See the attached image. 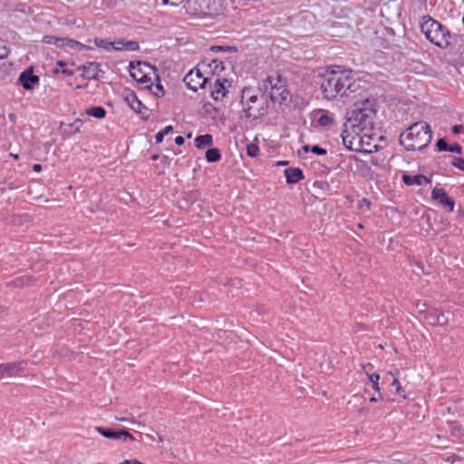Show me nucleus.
<instances>
[{"mask_svg":"<svg viewBox=\"0 0 464 464\" xmlns=\"http://www.w3.org/2000/svg\"><path fill=\"white\" fill-rule=\"evenodd\" d=\"M322 93L327 100L349 97L361 89V81L354 78L352 71L332 70L322 75Z\"/></svg>","mask_w":464,"mask_h":464,"instance_id":"f257e3e1","label":"nucleus"},{"mask_svg":"<svg viewBox=\"0 0 464 464\" xmlns=\"http://www.w3.org/2000/svg\"><path fill=\"white\" fill-rule=\"evenodd\" d=\"M375 113L374 102L366 99L361 107L351 111L344 126L347 130H352L356 133L357 130L371 131L373 128Z\"/></svg>","mask_w":464,"mask_h":464,"instance_id":"f03ea898","label":"nucleus"},{"mask_svg":"<svg viewBox=\"0 0 464 464\" xmlns=\"http://www.w3.org/2000/svg\"><path fill=\"white\" fill-rule=\"evenodd\" d=\"M431 140V130L424 121L411 125L400 135V144L407 150H420L427 147Z\"/></svg>","mask_w":464,"mask_h":464,"instance_id":"7ed1b4c3","label":"nucleus"},{"mask_svg":"<svg viewBox=\"0 0 464 464\" xmlns=\"http://www.w3.org/2000/svg\"><path fill=\"white\" fill-rule=\"evenodd\" d=\"M241 103L247 118L257 119L267 112L266 97L260 88L245 87L242 90Z\"/></svg>","mask_w":464,"mask_h":464,"instance_id":"20e7f679","label":"nucleus"},{"mask_svg":"<svg viewBox=\"0 0 464 464\" xmlns=\"http://www.w3.org/2000/svg\"><path fill=\"white\" fill-rule=\"evenodd\" d=\"M420 28L431 44L442 49L450 46L451 39L450 30L430 15L422 16Z\"/></svg>","mask_w":464,"mask_h":464,"instance_id":"39448f33","label":"nucleus"},{"mask_svg":"<svg viewBox=\"0 0 464 464\" xmlns=\"http://www.w3.org/2000/svg\"><path fill=\"white\" fill-rule=\"evenodd\" d=\"M130 76L143 88L150 89L153 85L152 76L160 81L157 68L147 62H130L129 64Z\"/></svg>","mask_w":464,"mask_h":464,"instance_id":"423d86ee","label":"nucleus"},{"mask_svg":"<svg viewBox=\"0 0 464 464\" xmlns=\"http://www.w3.org/2000/svg\"><path fill=\"white\" fill-rule=\"evenodd\" d=\"M266 82L265 87L266 89L268 86L270 87L269 97L273 102L282 104L288 100L290 93L280 75H276V77L268 76Z\"/></svg>","mask_w":464,"mask_h":464,"instance_id":"0eeeda50","label":"nucleus"},{"mask_svg":"<svg viewBox=\"0 0 464 464\" xmlns=\"http://www.w3.org/2000/svg\"><path fill=\"white\" fill-rule=\"evenodd\" d=\"M184 82L188 88L197 92L198 89H205L208 83V79L205 78L198 69L190 70L184 77Z\"/></svg>","mask_w":464,"mask_h":464,"instance_id":"6e6552de","label":"nucleus"},{"mask_svg":"<svg viewBox=\"0 0 464 464\" xmlns=\"http://www.w3.org/2000/svg\"><path fill=\"white\" fill-rule=\"evenodd\" d=\"M362 133L360 130H357L356 132H353L352 130H347V129L344 127V130L342 133V139L343 143L350 150H355L358 151V150H361L360 143L362 141Z\"/></svg>","mask_w":464,"mask_h":464,"instance_id":"1a4fd4ad","label":"nucleus"},{"mask_svg":"<svg viewBox=\"0 0 464 464\" xmlns=\"http://www.w3.org/2000/svg\"><path fill=\"white\" fill-rule=\"evenodd\" d=\"M78 71H82V76L87 80H98L104 74L101 69V65L95 62H89L77 68Z\"/></svg>","mask_w":464,"mask_h":464,"instance_id":"9d476101","label":"nucleus"},{"mask_svg":"<svg viewBox=\"0 0 464 464\" xmlns=\"http://www.w3.org/2000/svg\"><path fill=\"white\" fill-rule=\"evenodd\" d=\"M431 198L437 201L449 212H452L454 210L455 202L447 195L444 188L437 187L434 188L431 191Z\"/></svg>","mask_w":464,"mask_h":464,"instance_id":"9b49d317","label":"nucleus"},{"mask_svg":"<svg viewBox=\"0 0 464 464\" xmlns=\"http://www.w3.org/2000/svg\"><path fill=\"white\" fill-rule=\"evenodd\" d=\"M23 365V362L1 363L0 379H8L15 376L24 369Z\"/></svg>","mask_w":464,"mask_h":464,"instance_id":"f8f14e48","label":"nucleus"},{"mask_svg":"<svg viewBox=\"0 0 464 464\" xmlns=\"http://www.w3.org/2000/svg\"><path fill=\"white\" fill-rule=\"evenodd\" d=\"M227 82V79H217L213 84L208 82V84L210 86V95L213 100L221 101L226 96L227 92L226 83Z\"/></svg>","mask_w":464,"mask_h":464,"instance_id":"ddd939ff","label":"nucleus"},{"mask_svg":"<svg viewBox=\"0 0 464 464\" xmlns=\"http://www.w3.org/2000/svg\"><path fill=\"white\" fill-rule=\"evenodd\" d=\"M95 429L100 434H102L107 439L117 440L133 439L131 434H130L126 430H113L111 429L103 427H96Z\"/></svg>","mask_w":464,"mask_h":464,"instance_id":"4468645a","label":"nucleus"},{"mask_svg":"<svg viewBox=\"0 0 464 464\" xmlns=\"http://www.w3.org/2000/svg\"><path fill=\"white\" fill-rule=\"evenodd\" d=\"M124 101L128 105L137 113L145 114L148 109L142 104V102L137 98L136 94L132 92H127L124 95Z\"/></svg>","mask_w":464,"mask_h":464,"instance_id":"2eb2a0df","label":"nucleus"},{"mask_svg":"<svg viewBox=\"0 0 464 464\" xmlns=\"http://www.w3.org/2000/svg\"><path fill=\"white\" fill-rule=\"evenodd\" d=\"M19 82L25 90H33L34 84L39 82V77L32 70H26L20 74Z\"/></svg>","mask_w":464,"mask_h":464,"instance_id":"dca6fc26","label":"nucleus"},{"mask_svg":"<svg viewBox=\"0 0 464 464\" xmlns=\"http://www.w3.org/2000/svg\"><path fill=\"white\" fill-rule=\"evenodd\" d=\"M313 121L322 127H329L334 123V115L325 111L319 110L314 111Z\"/></svg>","mask_w":464,"mask_h":464,"instance_id":"f3484780","label":"nucleus"},{"mask_svg":"<svg viewBox=\"0 0 464 464\" xmlns=\"http://www.w3.org/2000/svg\"><path fill=\"white\" fill-rule=\"evenodd\" d=\"M371 140V136L368 135V131H364L362 135V141L360 143V149L358 151L367 154H372L376 152L381 148L378 144H372L369 140Z\"/></svg>","mask_w":464,"mask_h":464,"instance_id":"a211bd4d","label":"nucleus"},{"mask_svg":"<svg viewBox=\"0 0 464 464\" xmlns=\"http://www.w3.org/2000/svg\"><path fill=\"white\" fill-rule=\"evenodd\" d=\"M449 315V313L445 314L443 312L439 313L438 311H433L429 314L428 320L431 324L445 325L450 320Z\"/></svg>","mask_w":464,"mask_h":464,"instance_id":"6ab92c4d","label":"nucleus"},{"mask_svg":"<svg viewBox=\"0 0 464 464\" xmlns=\"http://www.w3.org/2000/svg\"><path fill=\"white\" fill-rule=\"evenodd\" d=\"M286 182L295 184L304 179L303 171L299 168H288L285 169Z\"/></svg>","mask_w":464,"mask_h":464,"instance_id":"aec40b11","label":"nucleus"},{"mask_svg":"<svg viewBox=\"0 0 464 464\" xmlns=\"http://www.w3.org/2000/svg\"><path fill=\"white\" fill-rule=\"evenodd\" d=\"M402 179H403V182L409 186H411V185L420 186L424 183L430 182V179L421 174L414 175V176L403 175Z\"/></svg>","mask_w":464,"mask_h":464,"instance_id":"412c9836","label":"nucleus"},{"mask_svg":"<svg viewBox=\"0 0 464 464\" xmlns=\"http://www.w3.org/2000/svg\"><path fill=\"white\" fill-rule=\"evenodd\" d=\"M212 142L213 139L210 134L198 135L195 139V145L198 149L204 148L206 146H210Z\"/></svg>","mask_w":464,"mask_h":464,"instance_id":"4be33fe9","label":"nucleus"},{"mask_svg":"<svg viewBox=\"0 0 464 464\" xmlns=\"http://www.w3.org/2000/svg\"><path fill=\"white\" fill-rule=\"evenodd\" d=\"M86 113L89 116L94 117L96 119H102L106 115V111L104 110V108H102L101 106H97V107H91V108H89L86 111Z\"/></svg>","mask_w":464,"mask_h":464,"instance_id":"5701e85b","label":"nucleus"},{"mask_svg":"<svg viewBox=\"0 0 464 464\" xmlns=\"http://www.w3.org/2000/svg\"><path fill=\"white\" fill-rule=\"evenodd\" d=\"M220 158V150L217 148L208 149L206 152V159L208 162H217Z\"/></svg>","mask_w":464,"mask_h":464,"instance_id":"b1692460","label":"nucleus"},{"mask_svg":"<svg viewBox=\"0 0 464 464\" xmlns=\"http://www.w3.org/2000/svg\"><path fill=\"white\" fill-rule=\"evenodd\" d=\"M121 45H123V47H124L123 50H127V51H137L140 49L139 43L136 41L123 40V44H121Z\"/></svg>","mask_w":464,"mask_h":464,"instance_id":"393cba45","label":"nucleus"},{"mask_svg":"<svg viewBox=\"0 0 464 464\" xmlns=\"http://www.w3.org/2000/svg\"><path fill=\"white\" fill-rule=\"evenodd\" d=\"M259 152H260V150L256 144L251 143L246 146V154L249 157L256 158L259 155Z\"/></svg>","mask_w":464,"mask_h":464,"instance_id":"a878e982","label":"nucleus"},{"mask_svg":"<svg viewBox=\"0 0 464 464\" xmlns=\"http://www.w3.org/2000/svg\"><path fill=\"white\" fill-rule=\"evenodd\" d=\"M303 150L307 152L310 148L309 146H304L303 147ZM311 151L316 155H320V156H323V155H325L327 152H326V150L324 149V148H321L320 146L318 145H314L312 148H311Z\"/></svg>","mask_w":464,"mask_h":464,"instance_id":"bb28decb","label":"nucleus"},{"mask_svg":"<svg viewBox=\"0 0 464 464\" xmlns=\"http://www.w3.org/2000/svg\"><path fill=\"white\" fill-rule=\"evenodd\" d=\"M368 377H369V381L372 384V389L375 390L376 392H380V387H379V382H378L380 380V375L378 373H372V374H369Z\"/></svg>","mask_w":464,"mask_h":464,"instance_id":"cd10ccee","label":"nucleus"},{"mask_svg":"<svg viewBox=\"0 0 464 464\" xmlns=\"http://www.w3.org/2000/svg\"><path fill=\"white\" fill-rule=\"evenodd\" d=\"M43 41H44V43H45L47 44L55 45L57 47L60 46V42H61L59 37H55V36H53V35H46V36H44Z\"/></svg>","mask_w":464,"mask_h":464,"instance_id":"c85d7f7f","label":"nucleus"},{"mask_svg":"<svg viewBox=\"0 0 464 464\" xmlns=\"http://www.w3.org/2000/svg\"><path fill=\"white\" fill-rule=\"evenodd\" d=\"M451 164L455 168L464 171V158H454Z\"/></svg>","mask_w":464,"mask_h":464,"instance_id":"c756f323","label":"nucleus"},{"mask_svg":"<svg viewBox=\"0 0 464 464\" xmlns=\"http://www.w3.org/2000/svg\"><path fill=\"white\" fill-rule=\"evenodd\" d=\"M9 53L8 48L5 45V43L2 40H0V59H4L7 57Z\"/></svg>","mask_w":464,"mask_h":464,"instance_id":"7c9ffc66","label":"nucleus"},{"mask_svg":"<svg viewBox=\"0 0 464 464\" xmlns=\"http://www.w3.org/2000/svg\"><path fill=\"white\" fill-rule=\"evenodd\" d=\"M436 145L440 151H448L449 150V145L444 139H440L437 141Z\"/></svg>","mask_w":464,"mask_h":464,"instance_id":"2f4dec72","label":"nucleus"},{"mask_svg":"<svg viewBox=\"0 0 464 464\" xmlns=\"http://www.w3.org/2000/svg\"><path fill=\"white\" fill-rule=\"evenodd\" d=\"M121 44H123V40L114 43H109L108 45L115 51H122L124 47L123 45H121Z\"/></svg>","mask_w":464,"mask_h":464,"instance_id":"473e14b6","label":"nucleus"},{"mask_svg":"<svg viewBox=\"0 0 464 464\" xmlns=\"http://www.w3.org/2000/svg\"><path fill=\"white\" fill-rule=\"evenodd\" d=\"M448 151L461 154L462 147L459 143H454V144L449 146Z\"/></svg>","mask_w":464,"mask_h":464,"instance_id":"72a5a7b5","label":"nucleus"},{"mask_svg":"<svg viewBox=\"0 0 464 464\" xmlns=\"http://www.w3.org/2000/svg\"><path fill=\"white\" fill-rule=\"evenodd\" d=\"M67 47L72 48V49L82 48L83 44H82L81 43H79L75 40L70 39V43L67 44Z\"/></svg>","mask_w":464,"mask_h":464,"instance_id":"f704fd0d","label":"nucleus"},{"mask_svg":"<svg viewBox=\"0 0 464 464\" xmlns=\"http://www.w3.org/2000/svg\"><path fill=\"white\" fill-rule=\"evenodd\" d=\"M210 49L215 52H219V51H230V50H233L234 48L231 46L214 45Z\"/></svg>","mask_w":464,"mask_h":464,"instance_id":"c9c22d12","label":"nucleus"},{"mask_svg":"<svg viewBox=\"0 0 464 464\" xmlns=\"http://www.w3.org/2000/svg\"><path fill=\"white\" fill-rule=\"evenodd\" d=\"M155 95L157 96H163L164 95V89H163V86L158 82L156 84V92H154Z\"/></svg>","mask_w":464,"mask_h":464,"instance_id":"e433bc0d","label":"nucleus"},{"mask_svg":"<svg viewBox=\"0 0 464 464\" xmlns=\"http://www.w3.org/2000/svg\"><path fill=\"white\" fill-rule=\"evenodd\" d=\"M392 385L395 387L397 393L400 394L401 392L402 391V387H401V385L400 384L399 381L396 378L393 379V381L392 382Z\"/></svg>","mask_w":464,"mask_h":464,"instance_id":"4c0bfd02","label":"nucleus"},{"mask_svg":"<svg viewBox=\"0 0 464 464\" xmlns=\"http://www.w3.org/2000/svg\"><path fill=\"white\" fill-rule=\"evenodd\" d=\"M463 130H464V128L462 125H455L452 128V132L454 134H459V133L463 132Z\"/></svg>","mask_w":464,"mask_h":464,"instance_id":"58836bf2","label":"nucleus"},{"mask_svg":"<svg viewBox=\"0 0 464 464\" xmlns=\"http://www.w3.org/2000/svg\"><path fill=\"white\" fill-rule=\"evenodd\" d=\"M164 134L160 131H159L156 136H155V139H156V143H160L162 142L163 140V138H164Z\"/></svg>","mask_w":464,"mask_h":464,"instance_id":"ea45409f","label":"nucleus"},{"mask_svg":"<svg viewBox=\"0 0 464 464\" xmlns=\"http://www.w3.org/2000/svg\"><path fill=\"white\" fill-rule=\"evenodd\" d=\"M60 46L59 47H67V44L70 43L69 38H60Z\"/></svg>","mask_w":464,"mask_h":464,"instance_id":"a19ab883","label":"nucleus"},{"mask_svg":"<svg viewBox=\"0 0 464 464\" xmlns=\"http://www.w3.org/2000/svg\"><path fill=\"white\" fill-rule=\"evenodd\" d=\"M121 464H142V463L137 459H125Z\"/></svg>","mask_w":464,"mask_h":464,"instance_id":"79ce46f5","label":"nucleus"},{"mask_svg":"<svg viewBox=\"0 0 464 464\" xmlns=\"http://www.w3.org/2000/svg\"><path fill=\"white\" fill-rule=\"evenodd\" d=\"M172 131H173V127H172V126H170V125H169V126L165 127V128L161 130V132H162L165 136H166V135H168L169 133L172 132Z\"/></svg>","mask_w":464,"mask_h":464,"instance_id":"37998d69","label":"nucleus"},{"mask_svg":"<svg viewBox=\"0 0 464 464\" xmlns=\"http://www.w3.org/2000/svg\"><path fill=\"white\" fill-rule=\"evenodd\" d=\"M175 142H176V144H177V145H179V146H180V145H183V144H184L185 140H184V138H183L182 136H177V137L175 138Z\"/></svg>","mask_w":464,"mask_h":464,"instance_id":"c03bdc74","label":"nucleus"},{"mask_svg":"<svg viewBox=\"0 0 464 464\" xmlns=\"http://www.w3.org/2000/svg\"><path fill=\"white\" fill-rule=\"evenodd\" d=\"M371 163L374 166H379L380 165V160L378 158L376 157H372L371 158Z\"/></svg>","mask_w":464,"mask_h":464,"instance_id":"a18cd8bd","label":"nucleus"},{"mask_svg":"<svg viewBox=\"0 0 464 464\" xmlns=\"http://www.w3.org/2000/svg\"><path fill=\"white\" fill-rule=\"evenodd\" d=\"M61 72H62L63 73H64V74H67V75H72V74H73V72H72V71H71V70H69V69H66V68L62 69V70H61Z\"/></svg>","mask_w":464,"mask_h":464,"instance_id":"49530a36","label":"nucleus"},{"mask_svg":"<svg viewBox=\"0 0 464 464\" xmlns=\"http://www.w3.org/2000/svg\"><path fill=\"white\" fill-rule=\"evenodd\" d=\"M33 169L34 171L39 172L42 169V166L40 164H34Z\"/></svg>","mask_w":464,"mask_h":464,"instance_id":"de8ad7c7","label":"nucleus"},{"mask_svg":"<svg viewBox=\"0 0 464 464\" xmlns=\"http://www.w3.org/2000/svg\"><path fill=\"white\" fill-rule=\"evenodd\" d=\"M286 164H287V161H285V160H283V161H278V162L276 163V165H278V166H285V165H286Z\"/></svg>","mask_w":464,"mask_h":464,"instance_id":"09e8293b","label":"nucleus"},{"mask_svg":"<svg viewBox=\"0 0 464 464\" xmlns=\"http://www.w3.org/2000/svg\"><path fill=\"white\" fill-rule=\"evenodd\" d=\"M57 64H58L60 67H63V66H65V63H64V62H62V61H59V62L57 63Z\"/></svg>","mask_w":464,"mask_h":464,"instance_id":"8fccbe9b","label":"nucleus"},{"mask_svg":"<svg viewBox=\"0 0 464 464\" xmlns=\"http://www.w3.org/2000/svg\"><path fill=\"white\" fill-rule=\"evenodd\" d=\"M162 4L167 5H169L170 2H169V0H162Z\"/></svg>","mask_w":464,"mask_h":464,"instance_id":"3c124183","label":"nucleus"},{"mask_svg":"<svg viewBox=\"0 0 464 464\" xmlns=\"http://www.w3.org/2000/svg\"><path fill=\"white\" fill-rule=\"evenodd\" d=\"M370 401H371V402H376V401H377V398H375V397H371V398H370Z\"/></svg>","mask_w":464,"mask_h":464,"instance_id":"603ef678","label":"nucleus"},{"mask_svg":"<svg viewBox=\"0 0 464 464\" xmlns=\"http://www.w3.org/2000/svg\"><path fill=\"white\" fill-rule=\"evenodd\" d=\"M12 157H14V159H18V155L17 154H11Z\"/></svg>","mask_w":464,"mask_h":464,"instance_id":"864d4df0","label":"nucleus"},{"mask_svg":"<svg viewBox=\"0 0 464 464\" xmlns=\"http://www.w3.org/2000/svg\"><path fill=\"white\" fill-rule=\"evenodd\" d=\"M159 440H160V441H161V442L163 441V438H162L161 436H159Z\"/></svg>","mask_w":464,"mask_h":464,"instance_id":"5fc2aeb1","label":"nucleus"},{"mask_svg":"<svg viewBox=\"0 0 464 464\" xmlns=\"http://www.w3.org/2000/svg\"><path fill=\"white\" fill-rule=\"evenodd\" d=\"M463 188H464V184H463Z\"/></svg>","mask_w":464,"mask_h":464,"instance_id":"6e6d98bb","label":"nucleus"}]
</instances>
